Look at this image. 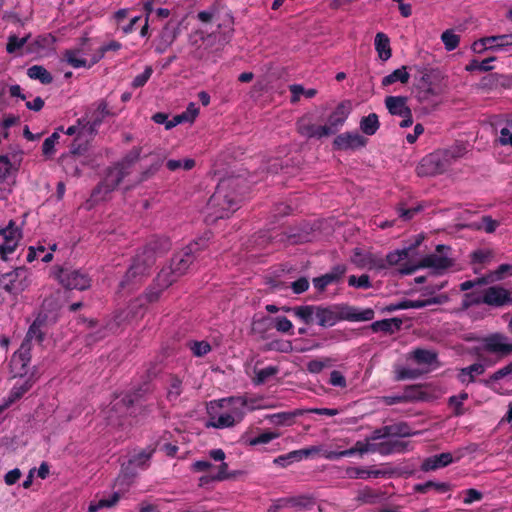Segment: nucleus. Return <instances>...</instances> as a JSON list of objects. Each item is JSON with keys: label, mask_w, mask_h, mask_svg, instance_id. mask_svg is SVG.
Instances as JSON below:
<instances>
[{"label": "nucleus", "mask_w": 512, "mask_h": 512, "mask_svg": "<svg viewBox=\"0 0 512 512\" xmlns=\"http://www.w3.org/2000/svg\"><path fill=\"white\" fill-rule=\"evenodd\" d=\"M287 503L293 507L299 508H310L314 504L313 499L306 495L291 497L287 499Z\"/></svg>", "instance_id": "nucleus-55"}, {"label": "nucleus", "mask_w": 512, "mask_h": 512, "mask_svg": "<svg viewBox=\"0 0 512 512\" xmlns=\"http://www.w3.org/2000/svg\"><path fill=\"white\" fill-rule=\"evenodd\" d=\"M27 42V37L19 38L17 36H10L8 39L6 50L8 53H14L22 48Z\"/></svg>", "instance_id": "nucleus-57"}, {"label": "nucleus", "mask_w": 512, "mask_h": 512, "mask_svg": "<svg viewBox=\"0 0 512 512\" xmlns=\"http://www.w3.org/2000/svg\"><path fill=\"white\" fill-rule=\"evenodd\" d=\"M245 188L246 179L242 175L221 178L202 211L204 221L213 224L219 219L230 217L239 209Z\"/></svg>", "instance_id": "nucleus-1"}, {"label": "nucleus", "mask_w": 512, "mask_h": 512, "mask_svg": "<svg viewBox=\"0 0 512 512\" xmlns=\"http://www.w3.org/2000/svg\"><path fill=\"white\" fill-rule=\"evenodd\" d=\"M297 131L300 135L307 138L321 139L329 136V132L326 127L323 125L313 124L311 119L307 116H304L297 121Z\"/></svg>", "instance_id": "nucleus-21"}, {"label": "nucleus", "mask_w": 512, "mask_h": 512, "mask_svg": "<svg viewBox=\"0 0 512 512\" xmlns=\"http://www.w3.org/2000/svg\"><path fill=\"white\" fill-rule=\"evenodd\" d=\"M495 57H489L487 59H484L482 61H479L477 59H472L469 64L466 66V70L473 72V71H480V72H487L493 69V67L490 65V62L495 61Z\"/></svg>", "instance_id": "nucleus-46"}, {"label": "nucleus", "mask_w": 512, "mask_h": 512, "mask_svg": "<svg viewBox=\"0 0 512 512\" xmlns=\"http://www.w3.org/2000/svg\"><path fill=\"white\" fill-rule=\"evenodd\" d=\"M152 454V449L141 450L131 456L129 465H131L133 468H144L147 466Z\"/></svg>", "instance_id": "nucleus-41"}, {"label": "nucleus", "mask_w": 512, "mask_h": 512, "mask_svg": "<svg viewBox=\"0 0 512 512\" xmlns=\"http://www.w3.org/2000/svg\"><path fill=\"white\" fill-rule=\"evenodd\" d=\"M485 365L479 362L473 363L467 367L458 369L457 380L463 385H469L476 382V377L485 372Z\"/></svg>", "instance_id": "nucleus-25"}, {"label": "nucleus", "mask_w": 512, "mask_h": 512, "mask_svg": "<svg viewBox=\"0 0 512 512\" xmlns=\"http://www.w3.org/2000/svg\"><path fill=\"white\" fill-rule=\"evenodd\" d=\"M278 373V368L275 366H267L256 371L254 383L259 385L265 383L270 377L275 376Z\"/></svg>", "instance_id": "nucleus-50"}, {"label": "nucleus", "mask_w": 512, "mask_h": 512, "mask_svg": "<svg viewBox=\"0 0 512 512\" xmlns=\"http://www.w3.org/2000/svg\"><path fill=\"white\" fill-rule=\"evenodd\" d=\"M345 315L347 321L351 322H360V321H370L374 318L375 312L372 308H366L363 310H359L354 306L348 305V307L344 308Z\"/></svg>", "instance_id": "nucleus-29"}, {"label": "nucleus", "mask_w": 512, "mask_h": 512, "mask_svg": "<svg viewBox=\"0 0 512 512\" xmlns=\"http://www.w3.org/2000/svg\"><path fill=\"white\" fill-rule=\"evenodd\" d=\"M505 274L512 275V265L501 264L496 270L490 272L491 281H499Z\"/></svg>", "instance_id": "nucleus-58"}, {"label": "nucleus", "mask_w": 512, "mask_h": 512, "mask_svg": "<svg viewBox=\"0 0 512 512\" xmlns=\"http://www.w3.org/2000/svg\"><path fill=\"white\" fill-rule=\"evenodd\" d=\"M384 102L391 115L401 117L412 111L407 105V97L405 96H387Z\"/></svg>", "instance_id": "nucleus-26"}, {"label": "nucleus", "mask_w": 512, "mask_h": 512, "mask_svg": "<svg viewBox=\"0 0 512 512\" xmlns=\"http://www.w3.org/2000/svg\"><path fill=\"white\" fill-rule=\"evenodd\" d=\"M419 245L417 242L415 245H412L408 248H404L401 250H395L386 255L385 261L387 266H394L401 263L403 260L408 259L410 252Z\"/></svg>", "instance_id": "nucleus-38"}, {"label": "nucleus", "mask_w": 512, "mask_h": 512, "mask_svg": "<svg viewBox=\"0 0 512 512\" xmlns=\"http://www.w3.org/2000/svg\"><path fill=\"white\" fill-rule=\"evenodd\" d=\"M84 125L81 123V118L77 120L75 125L67 128L65 133L70 136H75L77 147H73V153H78L83 144H87L91 139V135L82 134ZM75 146V144L73 145Z\"/></svg>", "instance_id": "nucleus-27"}, {"label": "nucleus", "mask_w": 512, "mask_h": 512, "mask_svg": "<svg viewBox=\"0 0 512 512\" xmlns=\"http://www.w3.org/2000/svg\"><path fill=\"white\" fill-rule=\"evenodd\" d=\"M345 307H348V304L317 305V324L321 327H331L342 320H346V317H344Z\"/></svg>", "instance_id": "nucleus-11"}, {"label": "nucleus", "mask_w": 512, "mask_h": 512, "mask_svg": "<svg viewBox=\"0 0 512 512\" xmlns=\"http://www.w3.org/2000/svg\"><path fill=\"white\" fill-rule=\"evenodd\" d=\"M482 301L491 307H505L512 305V288L507 289L501 285H493L483 290Z\"/></svg>", "instance_id": "nucleus-13"}, {"label": "nucleus", "mask_w": 512, "mask_h": 512, "mask_svg": "<svg viewBox=\"0 0 512 512\" xmlns=\"http://www.w3.org/2000/svg\"><path fill=\"white\" fill-rule=\"evenodd\" d=\"M241 474V471H229L228 464L221 463L217 466V471L215 473H208L207 475L199 478V486L210 488L216 482L236 479Z\"/></svg>", "instance_id": "nucleus-17"}, {"label": "nucleus", "mask_w": 512, "mask_h": 512, "mask_svg": "<svg viewBox=\"0 0 512 512\" xmlns=\"http://www.w3.org/2000/svg\"><path fill=\"white\" fill-rule=\"evenodd\" d=\"M274 321V327L277 331L293 335V324L287 317L279 316L276 317Z\"/></svg>", "instance_id": "nucleus-54"}, {"label": "nucleus", "mask_w": 512, "mask_h": 512, "mask_svg": "<svg viewBox=\"0 0 512 512\" xmlns=\"http://www.w3.org/2000/svg\"><path fill=\"white\" fill-rule=\"evenodd\" d=\"M403 322L400 318H391L375 321L371 324V330L375 333L384 332L392 334L401 329Z\"/></svg>", "instance_id": "nucleus-28"}, {"label": "nucleus", "mask_w": 512, "mask_h": 512, "mask_svg": "<svg viewBox=\"0 0 512 512\" xmlns=\"http://www.w3.org/2000/svg\"><path fill=\"white\" fill-rule=\"evenodd\" d=\"M384 433H387V438H404L413 434L410 426L405 422L386 425Z\"/></svg>", "instance_id": "nucleus-35"}, {"label": "nucleus", "mask_w": 512, "mask_h": 512, "mask_svg": "<svg viewBox=\"0 0 512 512\" xmlns=\"http://www.w3.org/2000/svg\"><path fill=\"white\" fill-rule=\"evenodd\" d=\"M346 271L347 268L343 264H338L332 267V269L329 272L319 277L313 278L312 282L314 288L319 292L325 291L327 286L339 283L343 276L345 275Z\"/></svg>", "instance_id": "nucleus-19"}, {"label": "nucleus", "mask_w": 512, "mask_h": 512, "mask_svg": "<svg viewBox=\"0 0 512 512\" xmlns=\"http://www.w3.org/2000/svg\"><path fill=\"white\" fill-rule=\"evenodd\" d=\"M466 449H458L454 453L444 452L425 458L421 463V471L429 472L449 466L458 462L465 455Z\"/></svg>", "instance_id": "nucleus-12"}, {"label": "nucleus", "mask_w": 512, "mask_h": 512, "mask_svg": "<svg viewBox=\"0 0 512 512\" xmlns=\"http://www.w3.org/2000/svg\"><path fill=\"white\" fill-rule=\"evenodd\" d=\"M441 40L447 51L456 49L460 42L459 35L455 34L452 30H446L441 35Z\"/></svg>", "instance_id": "nucleus-47"}, {"label": "nucleus", "mask_w": 512, "mask_h": 512, "mask_svg": "<svg viewBox=\"0 0 512 512\" xmlns=\"http://www.w3.org/2000/svg\"><path fill=\"white\" fill-rule=\"evenodd\" d=\"M375 49L381 60L387 61L392 56L390 40L383 32H378L375 36Z\"/></svg>", "instance_id": "nucleus-32"}, {"label": "nucleus", "mask_w": 512, "mask_h": 512, "mask_svg": "<svg viewBox=\"0 0 512 512\" xmlns=\"http://www.w3.org/2000/svg\"><path fill=\"white\" fill-rule=\"evenodd\" d=\"M192 116V103H189L186 111L182 114L174 116L171 120H168V116L165 113H156L152 119L157 124H164L167 130L177 126L178 124L189 121Z\"/></svg>", "instance_id": "nucleus-24"}, {"label": "nucleus", "mask_w": 512, "mask_h": 512, "mask_svg": "<svg viewBox=\"0 0 512 512\" xmlns=\"http://www.w3.org/2000/svg\"><path fill=\"white\" fill-rule=\"evenodd\" d=\"M486 44L489 50L494 52L506 51L512 46V34H503L486 37Z\"/></svg>", "instance_id": "nucleus-30"}, {"label": "nucleus", "mask_w": 512, "mask_h": 512, "mask_svg": "<svg viewBox=\"0 0 512 512\" xmlns=\"http://www.w3.org/2000/svg\"><path fill=\"white\" fill-rule=\"evenodd\" d=\"M248 410L247 399L242 396L211 401L208 404V413L218 418L207 421L205 425L217 429L233 427L244 419Z\"/></svg>", "instance_id": "nucleus-2"}, {"label": "nucleus", "mask_w": 512, "mask_h": 512, "mask_svg": "<svg viewBox=\"0 0 512 512\" xmlns=\"http://www.w3.org/2000/svg\"><path fill=\"white\" fill-rule=\"evenodd\" d=\"M62 130V128L56 130L51 136L45 139L42 146V152L45 156H51L54 153V147L60 138L59 131Z\"/></svg>", "instance_id": "nucleus-51"}, {"label": "nucleus", "mask_w": 512, "mask_h": 512, "mask_svg": "<svg viewBox=\"0 0 512 512\" xmlns=\"http://www.w3.org/2000/svg\"><path fill=\"white\" fill-rule=\"evenodd\" d=\"M291 288L295 294L304 293L309 288V281L306 277H300L291 283Z\"/></svg>", "instance_id": "nucleus-60"}, {"label": "nucleus", "mask_w": 512, "mask_h": 512, "mask_svg": "<svg viewBox=\"0 0 512 512\" xmlns=\"http://www.w3.org/2000/svg\"><path fill=\"white\" fill-rule=\"evenodd\" d=\"M279 434L271 431H266L260 435L245 440V443L249 446H256L260 444H267L272 440L278 438Z\"/></svg>", "instance_id": "nucleus-48"}, {"label": "nucleus", "mask_w": 512, "mask_h": 512, "mask_svg": "<svg viewBox=\"0 0 512 512\" xmlns=\"http://www.w3.org/2000/svg\"><path fill=\"white\" fill-rule=\"evenodd\" d=\"M409 78H410V75L407 72V67L402 66V67L394 70L389 75L383 77L381 84L384 87L392 85L393 83H395L397 81H399L402 84H406V83H408Z\"/></svg>", "instance_id": "nucleus-37"}, {"label": "nucleus", "mask_w": 512, "mask_h": 512, "mask_svg": "<svg viewBox=\"0 0 512 512\" xmlns=\"http://www.w3.org/2000/svg\"><path fill=\"white\" fill-rule=\"evenodd\" d=\"M316 310L317 305H300L293 307L292 314L304 324L311 325L316 318Z\"/></svg>", "instance_id": "nucleus-31"}, {"label": "nucleus", "mask_w": 512, "mask_h": 512, "mask_svg": "<svg viewBox=\"0 0 512 512\" xmlns=\"http://www.w3.org/2000/svg\"><path fill=\"white\" fill-rule=\"evenodd\" d=\"M367 141L358 132H344L334 138L332 146L333 150L338 151L357 150L366 146Z\"/></svg>", "instance_id": "nucleus-16"}, {"label": "nucleus", "mask_w": 512, "mask_h": 512, "mask_svg": "<svg viewBox=\"0 0 512 512\" xmlns=\"http://www.w3.org/2000/svg\"><path fill=\"white\" fill-rule=\"evenodd\" d=\"M484 304L482 301V293L468 292L463 295L462 307L467 309L472 306Z\"/></svg>", "instance_id": "nucleus-53"}, {"label": "nucleus", "mask_w": 512, "mask_h": 512, "mask_svg": "<svg viewBox=\"0 0 512 512\" xmlns=\"http://www.w3.org/2000/svg\"><path fill=\"white\" fill-rule=\"evenodd\" d=\"M211 351V345L206 341H194V356L201 357Z\"/></svg>", "instance_id": "nucleus-61"}, {"label": "nucleus", "mask_w": 512, "mask_h": 512, "mask_svg": "<svg viewBox=\"0 0 512 512\" xmlns=\"http://www.w3.org/2000/svg\"><path fill=\"white\" fill-rule=\"evenodd\" d=\"M512 374V362L507 364L506 366L498 369L495 371L488 380H480L481 383H483L485 386H489L492 382H497L501 379H503L506 376H509Z\"/></svg>", "instance_id": "nucleus-49"}, {"label": "nucleus", "mask_w": 512, "mask_h": 512, "mask_svg": "<svg viewBox=\"0 0 512 512\" xmlns=\"http://www.w3.org/2000/svg\"><path fill=\"white\" fill-rule=\"evenodd\" d=\"M431 489H434L436 492L443 494L450 490V485L445 482H435L429 480L425 483L415 484L413 487L414 492L425 494Z\"/></svg>", "instance_id": "nucleus-34"}, {"label": "nucleus", "mask_w": 512, "mask_h": 512, "mask_svg": "<svg viewBox=\"0 0 512 512\" xmlns=\"http://www.w3.org/2000/svg\"><path fill=\"white\" fill-rule=\"evenodd\" d=\"M348 285L361 289H369L372 287L370 277L367 274H362L359 277H356L355 275L349 276Z\"/></svg>", "instance_id": "nucleus-52"}, {"label": "nucleus", "mask_w": 512, "mask_h": 512, "mask_svg": "<svg viewBox=\"0 0 512 512\" xmlns=\"http://www.w3.org/2000/svg\"><path fill=\"white\" fill-rule=\"evenodd\" d=\"M27 75L31 79L39 80L42 84H49L52 82L51 74L42 66L34 65L27 70Z\"/></svg>", "instance_id": "nucleus-40"}, {"label": "nucleus", "mask_w": 512, "mask_h": 512, "mask_svg": "<svg viewBox=\"0 0 512 512\" xmlns=\"http://www.w3.org/2000/svg\"><path fill=\"white\" fill-rule=\"evenodd\" d=\"M318 452L316 447H309L299 450L291 451L287 454L280 455L274 459V463L281 467H287L292 463L299 462L304 458H308L309 456Z\"/></svg>", "instance_id": "nucleus-22"}, {"label": "nucleus", "mask_w": 512, "mask_h": 512, "mask_svg": "<svg viewBox=\"0 0 512 512\" xmlns=\"http://www.w3.org/2000/svg\"><path fill=\"white\" fill-rule=\"evenodd\" d=\"M0 235L4 240V242L0 245V256L5 260L7 255L15 251L19 241L22 238V233L20 229L15 225V223L10 221L5 228L0 229Z\"/></svg>", "instance_id": "nucleus-14"}, {"label": "nucleus", "mask_w": 512, "mask_h": 512, "mask_svg": "<svg viewBox=\"0 0 512 512\" xmlns=\"http://www.w3.org/2000/svg\"><path fill=\"white\" fill-rule=\"evenodd\" d=\"M413 399H423L422 387L420 385H411L405 389L402 395L384 396L383 402L386 405H395L399 403H406Z\"/></svg>", "instance_id": "nucleus-23"}, {"label": "nucleus", "mask_w": 512, "mask_h": 512, "mask_svg": "<svg viewBox=\"0 0 512 512\" xmlns=\"http://www.w3.org/2000/svg\"><path fill=\"white\" fill-rule=\"evenodd\" d=\"M413 358L418 364L431 365L437 360V354L426 349H416L413 352Z\"/></svg>", "instance_id": "nucleus-45"}, {"label": "nucleus", "mask_w": 512, "mask_h": 512, "mask_svg": "<svg viewBox=\"0 0 512 512\" xmlns=\"http://www.w3.org/2000/svg\"><path fill=\"white\" fill-rule=\"evenodd\" d=\"M380 127L378 115L376 113H370L367 116L362 117L360 121V130L368 135H374Z\"/></svg>", "instance_id": "nucleus-36"}, {"label": "nucleus", "mask_w": 512, "mask_h": 512, "mask_svg": "<svg viewBox=\"0 0 512 512\" xmlns=\"http://www.w3.org/2000/svg\"><path fill=\"white\" fill-rule=\"evenodd\" d=\"M152 68L150 66H147L142 74L137 75L133 81L132 86L134 88H139L145 85V83L149 80V78L152 75Z\"/></svg>", "instance_id": "nucleus-59"}, {"label": "nucleus", "mask_w": 512, "mask_h": 512, "mask_svg": "<svg viewBox=\"0 0 512 512\" xmlns=\"http://www.w3.org/2000/svg\"><path fill=\"white\" fill-rule=\"evenodd\" d=\"M167 168L171 171H175L180 168L189 170L192 168V161L190 159L185 160H169L167 162Z\"/></svg>", "instance_id": "nucleus-62"}, {"label": "nucleus", "mask_w": 512, "mask_h": 512, "mask_svg": "<svg viewBox=\"0 0 512 512\" xmlns=\"http://www.w3.org/2000/svg\"><path fill=\"white\" fill-rule=\"evenodd\" d=\"M507 336L502 333H492L482 339V348L484 351L508 356L512 354V343H507Z\"/></svg>", "instance_id": "nucleus-15"}, {"label": "nucleus", "mask_w": 512, "mask_h": 512, "mask_svg": "<svg viewBox=\"0 0 512 512\" xmlns=\"http://www.w3.org/2000/svg\"><path fill=\"white\" fill-rule=\"evenodd\" d=\"M388 439L391 443V447H392L394 454L395 453H404L405 451L408 450V447H409L408 441L400 440V438H388Z\"/></svg>", "instance_id": "nucleus-64"}, {"label": "nucleus", "mask_w": 512, "mask_h": 512, "mask_svg": "<svg viewBox=\"0 0 512 512\" xmlns=\"http://www.w3.org/2000/svg\"><path fill=\"white\" fill-rule=\"evenodd\" d=\"M129 167L128 163H121L109 169L104 180L94 190L93 197L102 199L103 197H98L99 194L105 195L116 189L123 178L129 174Z\"/></svg>", "instance_id": "nucleus-9"}, {"label": "nucleus", "mask_w": 512, "mask_h": 512, "mask_svg": "<svg viewBox=\"0 0 512 512\" xmlns=\"http://www.w3.org/2000/svg\"><path fill=\"white\" fill-rule=\"evenodd\" d=\"M55 278L67 289L84 290L90 286L87 274L70 268H62L55 272Z\"/></svg>", "instance_id": "nucleus-10"}, {"label": "nucleus", "mask_w": 512, "mask_h": 512, "mask_svg": "<svg viewBox=\"0 0 512 512\" xmlns=\"http://www.w3.org/2000/svg\"><path fill=\"white\" fill-rule=\"evenodd\" d=\"M121 498V494L119 492H114L107 499H100L99 501H92L88 506V512H97L103 508H110L115 506Z\"/></svg>", "instance_id": "nucleus-39"}, {"label": "nucleus", "mask_w": 512, "mask_h": 512, "mask_svg": "<svg viewBox=\"0 0 512 512\" xmlns=\"http://www.w3.org/2000/svg\"><path fill=\"white\" fill-rule=\"evenodd\" d=\"M31 284L30 272L23 268H16L0 277V303L5 300L4 294H18Z\"/></svg>", "instance_id": "nucleus-5"}, {"label": "nucleus", "mask_w": 512, "mask_h": 512, "mask_svg": "<svg viewBox=\"0 0 512 512\" xmlns=\"http://www.w3.org/2000/svg\"><path fill=\"white\" fill-rule=\"evenodd\" d=\"M450 251L449 246L439 244L436 246L434 253L424 256L417 264H403L399 272L403 275H411L418 269L431 268L437 274H440L454 265V260L448 255Z\"/></svg>", "instance_id": "nucleus-3"}, {"label": "nucleus", "mask_w": 512, "mask_h": 512, "mask_svg": "<svg viewBox=\"0 0 512 512\" xmlns=\"http://www.w3.org/2000/svg\"><path fill=\"white\" fill-rule=\"evenodd\" d=\"M42 322L39 319H36L30 326L25 339L23 340L19 350L15 352L11 358L10 365L15 371L16 375H21L22 370L29 364L30 362V350H31V342L35 340L36 342H41L43 338L42 333Z\"/></svg>", "instance_id": "nucleus-4"}, {"label": "nucleus", "mask_w": 512, "mask_h": 512, "mask_svg": "<svg viewBox=\"0 0 512 512\" xmlns=\"http://www.w3.org/2000/svg\"><path fill=\"white\" fill-rule=\"evenodd\" d=\"M296 412H279L269 416L270 421L275 425L290 426L294 423Z\"/></svg>", "instance_id": "nucleus-44"}, {"label": "nucleus", "mask_w": 512, "mask_h": 512, "mask_svg": "<svg viewBox=\"0 0 512 512\" xmlns=\"http://www.w3.org/2000/svg\"><path fill=\"white\" fill-rule=\"evenodd\" d=\"M450 167L447 158L440 150L424 156L419 162L416 171L420 177L435 176L444 173Z\"/></svg>", "instance_id": "nucleus-7"}, {"label": "nucleus", "mask_w": 512, "mask_h": 512, "mask_svg": "<svg viewBox=\"0 0 512 512\" xmlns=\"http://www.w3.org/2000/svg\"><path fill=\"white\" fill-rule=\"evenodd\" d=\"M27 366L22 370L21 375H16L15 371H13V368L11 367V371L14 375V377H19V379L16 381L14 386L12 387L7 400L5 401L2 408H7L10 404L14 403L18 399H20L34 384L33 376H29L27 378H23L24 374L26 373Z\"/></svg>", "instance_id": "nucleus-18"}, {"label": "nucleus", "mask_w": 512, "mask_h": 512, "mask_svg": "<svg viewBox=\"0 0 512 512\" xmlns=\"http://www.w3.org/2000/svg\"><path fill=\"white\" fill-rule=\"evenodd\" d=\"M289 90L291 92V102L296 103L300 100V97L303 95L306 98H313L317 94L316 89H305L300 84L290 85Z\"/></svg>", "instance_id": "nucleus-42"}, {"label": "nucleus", "mask_w": 512, "mask_h": 512, "mask_svg": "<svg viewBox=\"0 0 512 512\" xmlns=\"http://www.w3.org/2000/svg\"><path fill=\"white\" fill-rule=\"evenodd\" d=\"M109 114L105 101L101 100L92 105L87 110L85 116L81 118V123L84 125L82 134L91 135L93 138L97 133V128Z\"/></svg>", "instance_id": "nucleus-8"}, {"label": "nucleus", "mask_w": 512, "mask_h": 512, "mask_svg": "<svg viewBox=\"0 0 512 512\" xmlns=\"http://www.w3.org/2000/svg\"><path fill=\"white\" fill-rule=\"evenodd\" d=\"M154 252L152 250H144L134 259L133 264L128 269L121 286L125 287L129 283H136L148 274L154 263Z\"/></svg>", "instance_id": "nucleus-6"}, {"label": "nucleus", "mask_w": 512, "mask_h": 512, "mask_svg": "<svg viewBox=\"0 0 512 512\" xmlns=\"http://www.w3.org/2000/svg\"><path fill=\"white\" fill-rule=\"evenodd\" d=\"M64 57L68 64L74 68L86 67L88 65L87 60L82 56L80 50H67Z\"/></svg>", "instance_id": "nucleus-43"}, {"label": "nucleus", "mask_w": 512, "mask_h": 512, "mask_svg": "<svg viewBox=\"0 0 512 512\" xmlns=\"http://www.w3.org/2000/svg\"><path fill=\"white\" fill-rule=\"evenodd\" d=\"M349 114V103L341 102L336 106L335 110L329 115L327 124L323 125L327 128L329 136L336 134L340 130Z\"/></svg>", "instance_id": "nucleus-20"}, {"label": "nucleus", "mask_w": 512, "mask_h": 512, "mask_svg": "<svg viewBox=\"0 0 512 512\" xmlns=\"http://www.w3.org/2000/svg\"><path fill=\"white\" fill-rule=\"evenodd\" d=\"M329 383L332 386L341 387V388H344L347 385L346 378L340 371H337V370H333L331 372Z\"/></svg>", "instance_id": "nucleus-63"}, {"label": "nucleus", "mask_w": 512, "mask_h": 512, "mask_svg": "<svg viewBox=\"0 0 512 512\" xmlns=\"http://www.w3.org/2000/svg\"><path fill=\"white\" fill-rule=\"evenodd\" d=\"M441 153L445 158H447V162L451 166L455 161L462 158L467 153L466 145L463 142H456L452 146L441 149Z\"/></svg>", "instance_id": "nucleus-33"}, {"label": "nucleus", "mask_w": 512, "mask_h": 512, "mask_svg": "<svg viewBox=\"0 0 512 512\" xmlns=\"http://www.w3.org/2000/svg\"><path fill=\"white\" fill-rule=\"evenodd\" d=\"M121 48V44L117 41H111L110 43L102 46L98 53L93 57L91 64L97 63L103 58L104 54L108 51H117Z\"/></svg>", "instance_id": "nucleus-56"}]
</instances>
